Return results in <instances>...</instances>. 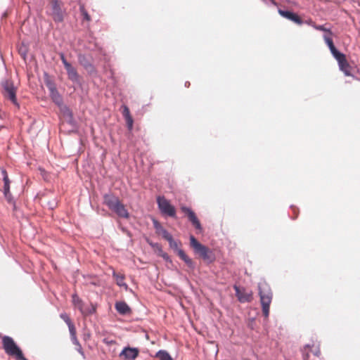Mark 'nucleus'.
Here are the masks:
<instances>
[{
  "label": "nucleus",
  "mask_w": 360,
  "mask_h": 360,
  "mask_svg": "<svg viewBox=\"0 0 360 360\" xmlns=\"http://www.w3.org/2000/svg\"><path fill=\"white\" fill-rule=\"evenodd\" d=\"M60 316L67 323V325L72 323L70 319L69 318L67 314L63 313L60 315Z\"/></svg>",
  "instance_id": "28"
},
{
  "label": "nucleus",
  "mask_w": 360,
  "mask_h": 360,
  "mask_svg": "<svg viewBox=\"0 0 360 360\" xmlns=\"http://www.w3.org/2000/svg\"><path fill=\"white\" fill-rule=\"evenodd\" d=\"M115 309L121 314H127L130 311L129 307L124 302H117Z\"/></svg>",
  "instance_id": "17"
},
{
  "label": "nucleus",
  "mask_w": 360,
  "mask_h": 360,
  "mask_svg": "<svg viewBox=\"0 0 360 360\" xmlns=\"http://www.w3.org/2000/svg\"><path fill=\"white\" fill-rule=\"evenodd\" d=\"M72 303L74 306L79 310L80 312L84 311V307L86 306V304L77 296V294L72 295Z\"/></svg>",
  "instance_id": "20"
},
{
  "label": "nucleus",
  "mask_w": 360,
  "mask_h": 360,
  "mask_svg": "<svg viewBox=\"0 0 360 360\" xmlns=\"http://www.w3.org/2000/svg\"><path fill=\"white\" fill-rule=\"evenodd\" d=\"M233 288L236 291V295L240 302H249L251 301L252 297L251 291H247L245 289L240 288L237 285H234Z\"/></svg>",
  "instance_id": "8"
},
{
  "label": "nucleus",
  "mask_w": 360,
  "mask_h": 360,
  "mask_svg": "<svg viewBox=\"0 0 360 360\" xmlns=\"http://www.w3.org/2000/svg\"><path fill=\"white\" fill-rule=\"evenodd\" d=\"M139 351L135 347H124L120 354V357L126 360H134L139 355Z\"/></svg>",
  "instance_id": "9"
},
{
  "label": "nucleus",
  "mask_w": 360,
  "mask_h": 360,
  "mask_svg": "<svg viewBox=\"0 0 360 360\" xmlns=\"http://www.w3.org/2000/svg\"><path fill=\"white\" fill-rule=\"evenodd\" d=\"M328 48H329V49H330L331 53L337 49L335 48L334 44L333 45H331L330 46H328Z\"/></svg>",
  "instance_id": "41"
},
{
  "label": "nucleus",
  "mask_w": 360,
  "mask_h": 360,
  "mask_svg": "<svg viewBox=\"0 0 360 360\" xmlns=\"http://www.w3.org/2000/svg\"><path fill=\"white\" fill-rule=\"evenodd\" d=\"M278 13L282 17L294 22L296 24H302V20H301V18L297 15L291 11L278 9Z\"/></svg>",
  "instance_id": "11"
},
{
  "label": "nucleus",
  "mask_w": 360,
  "mask_h": 360,
  "mask_svg": "<svg viewBox=\"0 0 360 360\" xmlns=\"http://www.w3.org/2000/svg\"><path fill=\"white\" fill-rule=\"evenodd\" d=\"M68 326L69 328L70 337L76 336V329L74 324L72 323H70L68 324Z\"/></svg>",
  "instance_id": "27"
},
{
  "label": "nucleus",
  "mask_w": 360,
  "mask_h": 360,
  "mask_svg": "<svg viewBox=\"0 0 360 360\" xmlns=\"http://www.w3.org/2000/svg\"><path fill=\"white\" fill-rule=\"evenodd\" d=\"M103 200L105 205H106L108 207V208L112 211L120 202L117 197L110 193L105 194L104 195Z\"/></svg>",
  "instance_id": "12"
},
{
  "label": "nucleus",
  "mask_w": 360,
  "mask_h": 360,
  "mask_svg": "<svg viewBox=\"0 0 360 360\" xmlns=\"http://www.w3.org/2000/svg\"><path fill=\"white\" fill-rule=\"evenodd\" d=\"M162 257H163V259L166 261H170V259H169V255L167 254V253H163L162 255Z\"/></svg>",
  "instance_id": "40"
},
{
  "label": "nucleus",
  "mask_w": 360,
  "mask_h": 360,
  "mask_svg": "<svg viewBox=\"0 0 360 360\" xmlns=\"http://www.w3.org/2000/svg\"><path fill=\"white\" fill-rule=\"evenodd\" d=\"M2 174H3V179H4V184H10V181H9V179H8V177L6 172L5 170H3L2 171Z\"/></svg>",
  "instance_id": "31"
},
{
  "label": "nucleus",
  "mask_w": 360,
  "mask_h": 360,
  "mask_svg": "<svg viewBox=\"0 0 360 360\" xmlns=\"http://www.w3.org/2000/svg\"><path fill=\"white\" fill-rule=\"evenodd\" d=\"M60 58H61V60H62V63H63L64 67L68 66L70 63L67 61V60L65 58L64 54L63 53H60Z\"/></svg>",
  "instance_id": "35"
},
{
  "label": "nucleus",
  "mask_w": 360,
  "mask_h": 360,
  "mask_svg": "<svg viewBox=\"0 0 360 360\" xmlns=\"http://www.w3.org/2000/svg\"><path fill=\"white\" fill-rule=\"evenodd\" d=\"M68 78L74 83H79V75L76 70V69L70 64L68 66L65 67Z\"/></svg>",
  "instance_id": "14"
},
{
  "label": "nucleus",
  "mask_w": 360,
  "mask_h": 360,
  "mask_svg": "<svg viewBox=\"0 0 360 360\" xmlns=\"http://www.w3.org/2000/svg\"><path fill=\"white\" fill-rule=\"evenodd\" d=\"M4 193L5 198L8 200H11V193H10V185L9 184H5L4 186Z\"/></svg>",
  "instance_id": "26"
},
{
  "label": "nucleus",
  "mask_w": 360,
  "mask_h": 360,
  "mask_svg": "<svg viewBox=\"0 0 360 360\" xmlns=\"http://www.w3.org/2000/svg\"><path fill=\"white\" fill-rule=\"evenodd\" d=\"M190 84V83L188 82H186V84H185V86H188Z\"/></svg>",
  "instance_id": "44"
},
{
  "label": "nucleus",
  "mask_w": 360,
  "mask_h": 360,
  "mask_svg": "<svg viewBox=\"0 0 360 360\" xmlns=\"http://www.w3.org/2000/svg\"><path fill=\"white\" fill-rule=\"evenodd\" d=\"M103 342L106 344V345H112V344H114L115 343V341L111 340H109L108 339H104L103 340Z\"/></svg>",
  "instance_id": "39"
},
{
  "label": "nucleus",
  "mask_w": 360,
  "mask_h": 360,
  "mask_svg": "<svg viewBox=\"0 0 360 360\" xmlns=\"http://www.w3.org/2000/svg\"><path fill=\"white\" fill-rule=\"evenodd\" d=\"M20 52H21L24 56H25V51H24V50H22V49H20Z\"/></svg>",
  "instance_id": "42"
},
{
  "label": "nucleus",
  "mask_w": 360,
  "mask_h": 360,
  "mask_svg": "<svg viewBox=\"0 0 360 360\" xmlns=\"http://www.w3.org/2000/svg\"><path fill=\"white\" fill-rule=\"evenodd\" d=\"M156 357L159 359V360H172L169 354L165 350H160L156 354Z\"/></svg>",
  "instance_id": "23"
},
{
  "label": "nucleus",
  "mask_w": 360,
  "mask_h": 360,
  "mask_svg": "<svg viewBox=\"0 0 360 360\" xmlns=\"http://www.w3.org/2000/svg\"><path fill=\"white\" fill-rule=\"evenodd\" d=\"M96 311V307L94 304H91L89 305H86L84 307V311H81V314L84 316H89L90 314H92L95 313Z\"/></svg>",
  "instance_id": "22"
},
{
  "label": "nucleus",
  "mask_w": 360,
  "mask_h": 360,
  "mask_svg": "<svg viewBox=\"0 0 360 360\" xmlns=\"http://www.w3.org/2000/svg\"><path fill=\"white\" fill-rule=\"evenodd\" d=\"M112 276L115 279L116 283L120 287H123L125 290L128 289V285L126 283H124V276L122 274H119L116 273L115 271H113Z\"/></svg>",
  "instance_id": "18"
},
{
  "label": "nucleus",
  "mask_w": 360,
  "mask_h": 360,
  "mask_svg": "<svg viewBox=\"0 0 360 360\" xmlns=\"http://www.w3.org/2000/svg\"><path fill=\"white\" fill-rule=\"evenodd\" d=\"M51 15L55 22H60L63 20L64 13L58 0H52Z\"/></svg>",
  "instance_id": "7"
},
{
  "label": "nucleus",
  "mask_w": 360,
  "mask_h": 360,
  "mask_svg": "<svg viewBox=\"0 0 360 360\" xmlns=\"http://www.w3.org/2000/svg\"><path fill=\"white\" fill-rule=\"evenodd\" d=\"M2 342L4 349L8 354L15 356L17 360H27L11 337L4 336Z\"/></svg>",
  "instance_id": "2"
},
{
  "label": "nucleus",
  "mask_w": 360,
  "mask_h": 360,
  "mask_svg": "<svg viewBox=\"0 0 360 360\" xmlns=\"http://www.w3.org/2000/svg\"><path fill=\"white\" fill-rule=\"evenodd\" d=\"M85 59V57L84 56H79V60L82 65H83L84 67H86V64L84 63V60Z\"/></svg>",
  "instance_id": "38"
},
{
  "label": "nucleus",
  "mask_w": 360,
  "mask_h": 360,
  "mask_svg": "<svg viewBox=\"0 0 360 360\" xmlns=\"http://www.w3.org/2000/svg\"><path fill=\"white\" fill-rule=\"evenodd\" d=\"M1 84L4 97L9 99L14 105L18 106L16 99V87L14 86L13 82L8 79H4L1 81Z\"/></svg>",
  "instance_id": "3"
},
{
  "label": "nucleus",
  "mask_w": 360,
  "mask_h": 360,
  "mask_svg": "<svg viewBox=\"0 0 360 360\" xmlns=\"http://www.w3.org/2000/svg\"><path fill=\"white\" fill-rule=\"evenodd\" d=\"M76 350L80 354H82V356H84V352L82 350V346L80 344H79V345H76Z\"/></svg>",
  "instance_id": "37"
},
{
  "label": "nucleus",
  "mask_w": 360,
  "mask_h": 360,
  "mask_svg": "<svg viewBox=\"0 0 360 360\" xmlns=\"http://www.w3.org/2000/svg\"><path fill=\"white\" fill-rule=\"evenodd\" d=\"M181 210L187 214L189 221L199 231L202 230L201 224L197 218L195 214L189 208L185 206L181 207Z\"/></svg>",
  "instance_id": "10"
},
{
  "label": "nucleus",
  "mask_w": 360,
  "mask_h": 360,
  "mask_svg": "<svg viewBox=\"0 0 360 360\" xmlns=\"http://www.w3.org/2000/svg\"><path fill=\"white\" fill-rule=\"evenodd\" d=\"M48 87L50 91V96L51 99L58 106H60L63 103V98L57 91L56 88L52 84H49Z\"/></svg>",
  "instance_id": "13"
},
{
  "label": "nucleus",
  "mask_w": 360,
  "mask_h": 360,
  "mask_svg": "<svg viewBox=\"0 0 360 360\" xmlns=\"http://www.w3.org/2000/svg\"><path fill=\"white\" fill-rule=\"evenodd\" d=\"M123 115L125 120H127L129 117H131L130 115L129 110L127 106H124Z\"/></svg>",
  "instance_id": "29"
},
{
  "label": "nucleus",
  "mask_w": 360,
  "mask_h": 360,
  "mask_svg": "<svg viewBox=\"0 0 360 360\" xmlns=\"http://www.w3.org/2000/svg\"><path fill=\"white\" fill-rule=\"evenodd\" d=\"M59 107H60V111L62 112L63 116L67 117L68 119V121L70 122H71L72 120V114L71 110L69 109V108L67 107L66 105H63V103H62V105Z\"/></svg>",
  "instance_id": "21"
},
{
  "label": "nucleus",
  "mask_w": 360,
  "mask_h": 360,
  "mask_svg": "<svg viewBox=\"0 0 360 360\" xmlns=\"http://www.w3.org/2000/svg\"><path fill=\"white\" fill-rule=\"evenodd\" d=\"M190 244L195 252L198 254L203 259L212 261V259H210V252L209 249L199 243L193 236H190Z\"/></svg>",
  "instance_id": "5"
},
{
  "label": "nucleus",
  "mask_w": 360,
  "mask_h": 360,
  "mask_svg": "<svg viewBox=\"0 0 360 360\" xmlns=\"http://www.w3.org/2000/svg\"><path fill=\"white\" fill-rule=\"evenodd\" d=\"M127 122V127L129 130H131L133 127V119L132 117H129L127 120H125Z\"/></svg>",
  "instance_id": "30"
},
{
  "label": "nucleus",
  "mask_w": 360,
  "mask_h": 360,
  "mask_svg": "<svg viewBox=\"0 0 360 360\" xmlns=\"http://www.w3.org/2000/svg\"><path fill=\"white\" fill-rule=\"evenodd\" d=\"M71 338V340H72V342L76 346V345H79V342L77 338V336H73V337H70Z\"/></svg>",
  "instance_id": "36"
},
{
  "label": "nucleus",
  "mask_w": 360,
  "mask_h": 360,
  "mask_svg": "<svg viewBox=\"0 0 360 360\" xmlns=\"http://www.w3.org/2000/svg\"><path fill=\"white\" fill-rule=\"evenodd\" d=\"M320 352L319 351H317L314 353L315 355L318 356Z\"/></svg>",
  "instance_id": "45"
},
{
  "label": "nucleus",
  "mask_w": 360,
  "mask_h": 360,
  "mask_svg": "<svg viewBox=\"0 0 360 360\" xmlns=\"http://www.w3.org/2000/svg\"><path fill=\"white\" fill-rule=\"evenodd\" d=\"M339 68L341 71H342L346 76L351 75L350 72V66L347 63L346 58H344L340 62H338Z\"/></svg>",
  "instance_id": "19"
},
{
  "label": "nucleus",
  "mask_w": 360,
  "mask_h": 360,
  "mask_svg": "<svg viewBox=\"0 0 360 360\" xmlns=\"http://www.w3.org/2000/svg\"><path fill=\"white\" fill-rule=\"evenodd\" d=\"M314 27L317 30H321V31H324L326 32V33H328V32H330L328 30H327L326 28H325L323 25H314Z\"/></svg>",
  "instance_id": "33"
},
{
  "label": "nucleus",
  "mask_w": 360,
  "mask_h": 360,
  "mask_svg": "<svg viewBox=\"0 0 360 360\" xmlns=\"http://www.w3.org/2000/svg\"><path fill=\"white\" fill-rule=\"evenodd\" d=\"M80 9H81V12H82V15H84V18L86 20H90V17H89V14L87 13V12H86V11H84V7H83V6H82V7L80 8Z\"/></svg>",
  "instance_id": "32"
},
{
  "label": "nucleus",
  "mask_w": 360,
  "mask_h": 360,
  "mask_svg": "<svg viewBox=\"0 0 360 360\" xmlns=\"http://www.w3.org/2000/svg\"><path fill=\"white\" fill-rule=\"evenodd\" d=\"M60 58H61V60H62V63H63L64 67L68 66L70 63L67 61V60L65 58L64 54L63 53H60Z\"/></svg>",
  "instance_id": "34"
},
{
  "label": "nucleus",
  "mask_w": 360,
  "mask_h": 360,
  "mask_svg": "<svg viewBox=\"0 0 360 360\" xmlns=\"http://www.w3.org/2000/svg\"><path fill=\"white\" fill-rule=\"evenodd\" d=\"M20 52H21L24 56H25V51H24V50H22V49H20Z\"/></svg>",
  "instance_id": "43"
},
{
  "label": "nucleus",
  "mask_w": 360,
  "mask_h": 360,
  "mask_svg": "<svg viewBox=\"0 0 360 360\" xmlns=\"http://www.w3.org/2000/svg\"><path fill=\"white\" fill-rule=\"evenodd\" d=\"M115 212L119 217L122 218H128L129 217V212L124 207V205L120 202L117 206L115 207L112 210Z\"/></svg>",
  "instance_id": "16"
},
{
  "label": "nucleus",
  "mask_w": 360,
  "mask_h": 360,
  "mask_svg": "<svg viewBox=\"0 0 360 360\" xmlns=\"http://www.w3.org/2000/svg\"><path fill=\"white\" fill-rule=\"evenodd\" d=\"M53 207H54V205H51V206H50L51 209H53Z\"/></svg>",
  "instance_id": "46"
},
{
  "label": "nucleus",
  "mask_w": 360,
  "mask_h": 360,
  "mask_svg": "<svg viewBox=\"0 0 360 360\" xmlns=\"http://www.w3.org/2000/svg\"><path fill=\"white\" fill-rule=\"evenodd\" d=\"M157 203L160 212L169 217H175L176 210L173 205H172L169 200L163 196H158L157 198Z\"/></svg>",
  "instance_id": "6"
},
{
  "label": "nucleus",
  "mask_w": 360,
  "mask_h": 360,
  "mask_svg": "<svg viewBox=\"0 0 360 360\" xmlns=\"http://www.w3.org/2000/svg\"><path fill=\"white\" fill-rule=\"evenodd\" d=\"M259 295L262 307V313L267 318L269 314V307L272 300V292L270 286L265 282L262 281L258 284Z\"/></svg>",
  "instance_id": "1"
},
{
  "label": "nucleus",
  "mask_w": 360,
  "mask_h": 360,
  "mask_svg": "<svg viewBox=\"0 0 360 360\" xmlns=\"http://www.w3.org/2000/svg\"><path fill=\"white\" fill-rule=\"evenodd\" d=\"M323 39L326 42V44L328 45V46H330L333 44V39L331 38V32H328V33H326L323 35Z\"/></svg>",
  "instance_id": "25"
},
{
  "label": "nucleus",
  "mask_w": 360,
  "mask_h": 360,
  "mask_svg": "<svg viewBox=\"0 0 360 360\" xmlns=\"http://www.w3.org/2000/svg\"><path fill=\"white\" fill-rule=\"evenodd\" d=\"M331 53L333 56L337 60L338 62H340L342 60L345 58V56L343 53H340L337 49L333 51Z\"/></svg>",
  "instance_id": "24"
},
{
  "label": "nucleus",
  "mask_w": 360,
  "mask_h": 360,
  "mask_svg": "<svg viewBox=\"0 0 360 360\" xmlns=\"http://www.w3.org/2000/svg\"><path fill=\"white\" fill-rule=\"evenodd\" d=\"M153 225L156 232L161 235L165 240L167 238H170L171 234L166 229H165L158 221L153 220Z\"/></svg>",
  "instance_id": "15"
},
{
  "label": "nucleus",
  "mask_w": 360,
  "mask_h": 360,
  "mask_svg": "<svg viewBox=\"0 0 360 360\" xmlns=\"http://www.w3.org/2000/svg\"><path fill=\"white\" fill-rule=\"evenodd\" d=\"M169 243V246L172 249H173L176 253L177 255H179V257L184 261V262L187 264V266L191 269H194L195 267V265H194V263L192 261L191 259H190L186 255V253L183 251V250H181V248H179V242L178 241H176L173 239L172 235L170 236V238H167L166 239Z\"/></svg>",
  "instance_id": "4"
}]
</instances>
